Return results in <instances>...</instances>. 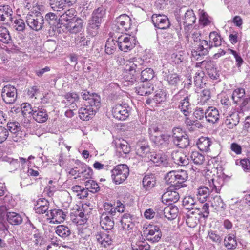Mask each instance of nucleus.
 Segmentation results:
<instances>
[{
  "label": "nucleus",
  "instance_id": "f257e3e1",
  "mask_svg": "<svg viewBox=\"0 0 250 250\" xmlns=\"http://www.w3.org/2000/svg\"><path fill=\"white\" fill-rule=\"evenodd\" d=\"M146 62L140 58H133L125 62L123 73V81L132 84L136 80V75L145 66Z\"/></svg>",
  "mask_w": 250,
  "mask_h": 250
},
{
  "label": "nucleus",
  "instance_id": "f03ea898",
  "mask_svg": "<svg viewBox=\"0 0 250 250\" xmlns=\"http://www.w3.org/2000/svg\"><path fill=\"white\" fill-rule=\"evenodd\" d=\"M221 38L216 31L210 32L209 34V42L206 40H202L197 47L196 50L192 51V58L194 60H201V58L206 55L208 50L212 47H218L221 44Z\"/></svg>",
  "mask_w": 250,
  "mask_h": 250
},
{
  "label": "nucleus",
  "instance_id": "7ed1b4c3",
  "mask_svg": "<svg viewBox=\"0 0 250 250\" xmlns=\"http://www.w3.org/2000/svg\"><path fill=\"white\" fill-rule=\"evenodd\" d=\"M188 174L185 170H172L167 173L165 180L167 184L174 186L175 189L183 187V183L188 179Z\"/></svg>",
  "mask_w": 250,
  "mask_h": 250
},
{
  "label": "nucleus",
  "instance_id": "20e7f679",
  "mask_svg": "<svg viewBox=\"0 0 250 250\" xmlns=\"http://www.w3.org/2000/svg\"><path fill=\"white\" fill-rule=\"evenodd\" d=\"M105 15V10L103 7H100L95 9L92 14L91 19L89 21L87 30L92 36H95L97 33L103 21V19Z\"/></svg>",
  "mask_w": 250,
  "mask_h": 250
},
{
  "label": "nucleus",
  "instance_id": "39448f33",
  "mask_svg": "<svg viewBox=\"0 0 250 250\" xmlns=\"http://www.w3.org/2000/svg\"><path fill=\"white\" fill-rule=\"evenodd\" d=\"M111 173L113 182L116 185H119L123 183L129 176V167L125 164H119L114 167Z\"/></svg>",
  "mask_w": 250,
  "mask_h": 250
},
{
  "label": "nucleus",
  "instance_id": "423d86ee",
  "mask_svg": "<svg viewBox=\"0 0 250 250\" xmlns=\"http://www.w3.org/2000/svg\"><path fill=\"white\" fill-rule=\"evenodd\" d=\"M143 232L146 239L152 243L160 241L162 232L160 227L154 224H145L143 228Z\"/></svg>",
  "mask_w": 250,
  "mask_h": 250
},
{
  "label": "nucleus",
  "instance_id": "0eeeda50",
  "mask_svg": "<svg viewBox=\"0 0 250 250\" xmlns=\"http://www.w3.org/2000/svg\"><path fill=\"white\" fill-rule=\"evenodd\" d=\"M204 175L205 181L212 191H215L216 193H219L222 185V179L221 177L212 173L209 170L205 171Z\"/></svg>",
  "mask_w": 250,
  "mask_h": 250
},
{
  "label": "nucleus",
  "instance_id": "6e6552de",
  "mask_svg": "<svg viewBox=\"0 0 250 250\" xmlns=\"http://www.w3.org/2000/svg\"><path fill=\"white\" fill-rule=\"evenodd\" d=\"M26 22L29 27L35 31L42 29L44 24V18L40 13L29 12L26 16Z\"/></svg>",
  "mask_w": 250,
  "mask_h": 250
},
{
  "label": "nucleus",
  "instance_id": "1a4fd4ad",
  "mask_svg": "<svg viewBox=\"0 0 250 250\" xmlns=\"http://www.w3.org/2000/svg\"><path fill=\"white\" fill-rule=\"evenodd\" d=\"M116 42L121 50L127 52L134 47L136 41L134 36L125 34L119 36Z\"/></svg>",
  "mask_w": 250,
  "mask_h": 250
},
{
  "label": "nucleus",
  "instance_id": "9d476101",
  "mask_svg": "<svg viewBox=\"0 0 250 250\" xmlns=\"http://www.w3.org/2000/svg\"><path fill=\"white\" fill-rule=\"evenodd\" d=\"M130 107L125 104H117L113 106L112 114L118 120H125L130 115Z\"/></svg>",
  "mask_w": 250,
  "mask_h": 250
},
{
  "label": "nucleus",
  "instance_id": "9b49d317",
  "mask_svg": "<svg viewBox=\"0 0 250 250\" xmlns=\"http://www.w3.org/2000/svg\"><path fill=\"white\" fill-rule=\"evenodd\" d=\"M1 97L3 101L7 104H13L17 97L16 88L11 85H5L2 89Z\"/></svg>",
  "mask_w": 250,
  "mask_h": 250
},
{
  "label": "nucleus",
  "instance_id": "f8f14e48",
  "mask_svg": "<svg viewBox=\"0 0 250 250\" xmlns=\"http://www.w3.org/2000/svg\"><path fill=\"white\" fill-rule=\"evenodd\" d=\"M131 18L126 14H123L117 18L115 28L118 32L127 31L132 28Z\"/></svg>",
  "mask_w": 250,
  "mask_h": 250
},
{
  "label": "nucleus",
  "instance_id": "ddd939ff",
  "mask_svg": "<svg viewBox=\"0 0 250 250\" xmlns=\"http://www.w3.org/2000/svg\"><path fill=\"white\" fill-rule=\"evenodd\" d=\"M99 107V106L92 105V104L85 103L84 106L79 109V116L84 121L89 120L95 114Z\"/></svg>",
  "mask_w": 250,
  "mask_h": 250
},
{
  "label": "nucleus",
  "instance_id": "4468645a",
  "mask_svg": "<svg viewBox=\"0 0 250 250\" xmlns=\"http://www.w3.org/2000/svg\"><path fill=\"white\" fill-rule=\"evenodd\" d=\"M135 151L136 154L144 158L146 161L151 153L147 142L144 139L139 140L137 143Z\"/></svg>",
  "mask_w": 250,
  "mask_h": 250
},
{
  "label": "nucleus",
  "instance_id": "2eb2a0df",
  "mask_svg": "<svg viewBox=\"0 0 250 250\" xmlns=\"http://www.w3.org/2000/svg\"><path fill=\"white\" fill-rule=\"evenodd\" d=\"M8 131L12 133V139L15 142H19L22 139L23 132L21 130L20 124L17 122L8 123L7 124Z\"/></svg>",
  "mask_w": 250,
  "mask_h": 250
},
{
  "label": "nucleus",
  "instance_id": "dca6fc26",
  "mask_svg": "<svg viewBox=\"0 0 250 250\" xmlns=\"http://www.w3.org/2000/svg\"><path fill=\"white\" fill-rule=\"evenodd\" d=\"M47 218L50 220V223L53 224L61 223L64 221L66 214L61 209H51L46 214Z\"/></svg>",
  "mask_w": 250,
  "mask_h": 250
},
{
  "label": "nucleus",
  "instance_id": "f3484780",
  "mask_svg": "<svg viewBox=\"0 0 250 250\" xmlns=\"http://www.w3.org/2000/svg\"><path fill=\"white\" fill-rule=\"evenodd\" d=\"M149 132L150 135V139L157 145L163 144L169 139V136L167 134H163L158 130L157 127L149 128Z\"/></svg>",
  "mask_w": 250,
  "mask_h": 250
},
{
  "label": "nucleus",
  "instance_id": "a211bd4d",
  "mask_svg": "<svg viewBox=\"0 0 250 250\" xmlns=\"http://www.w3.org/2000/svg\"><path fill=\"white\" fill-rule=\"evenodd\" d=\"M152 161L156 166L163 167H167L169 166L167 157L164 154H155V152H151L146 161Z\"/></svg>",
  "mask_w": 250,
  "mask_h": 250
},
{
  "label": "nucleus",
  "instance_id": "6ab92c4d",
  "mask_svg": "<svg viewBox=\"0 0 250 250\" xmlns=\"http://www.w3.org/2000/svg\"><path fill=\"white\" fill-rule=\"evenodd\" d=\"M151 19L154 25L157 28L165 29L170 26L169 21L166 15L153 14Z\"/></svg>",
  "mask_w": 250,
  "mask_h": 250
},
{
  "label": "nucleus",
  "instance_id": "aec40b11",
  "mask_svg": "<svg viewBox=\"0 0 250 250\" xmlns=\"http://www.w3.org/2000/svg\"><path fill=\"white\" fill-rule=\"evenodd\" d=\"M179 12L180 14H184L180 21L186 27L192 26L195 23L196 18L192 10L188 9L185 10L184 8H182L180 9Z\"/></svg>",
  "mask_w": 250,
  "mask_h": 250
},
{
  "label": "nucleus",
  "instance_id": "412c9836",
  "mask_svg": "<svg viewBox=\"0 0 250 250\" xmlns=\"http://www.w3.org/2000/svg\"><path fill=\"white\" fill-rule=\"evenodd\" d=\"M70 33L76 34L82 31L83 27V21L78 17L73 19L69 23H66L64 26Z\"/></svg>",
  "mask_w": 250,
  "mask_h": 250
},
{
  "label": "nucleus",
  "instance_id": "4be33fe9",
  "mask_svg": "<svg viewBox=\"0 0 250 250\" xmlns=\"http://www.w3.org/2000/svg\"><path fill=\"white\" fill-rule=\"evenodd\" d=\"M104 208L105 212L103 213H106L107 215L109 214L111 216H115L117 213L120 214L123 212L125 207L124 205L120 202L117 203L116 207H114L111 203H104Z\"/></svg>",
  "mask_w": 250,
  "mask_h": 250
},
{
  "label": "nucleus",
  "instance_id": "5701e85b",
  "mask_svg": "<svg viewBox=\"0 0 250 250\" xmlns=\"http://www.w3.org/2000/svg\"><path fill=\"white\" fill-rule=\"evenodd\" d=\"M224 115L225 117V124L228 128H233L239 123V116L237 112L226 113L225 111Z\"/></svg>",
  "mask_w": 250,
  "mask_h": 250
},
{
  "label": "nucleus",
  "instance_id": "b1692460",
  "mask_svg": "<svg viewBox=\"0 0 250 250\" xmlns=\"http://www.w3.org/2000/svg\"><path fill=\"white\" fill-rule=\"evenodd\" d=\"M171 158L174 163L179 166H185L188 164L189 159L181 150H175L171 153Z\"/></svg>",
  "mask_w": 250,
  "mask_h": 250
},
{
  "label": "nucleus",
  "instance_id": "393cba45",
  "mask_svg": "<svg viewBox=\"0 0 250 250\" xmlns=\"http://www.w3.org/2000/svg\"><path fill=\"white\" fill-rule=\"evenodd\" d=\"M16 205L15 200L10 194H6L0 199V214L5 210L13 208Z\"/></svg>",
  "mask_w": 250,
  "mask_h": 250
},
{
  "label": "nucleus",
  "instance_id": "a878e982",
  "mask_svg": "<svg viewBox=\"0 0 250 250\" xmlns=\"http://www.w3.org/2000/svg\"><path fill=\"white\" fill-rule=\"evenodd\" d=\"M164 80L167 84L171 87H176L180 81L179 75L175 73H170L169 72H163Z\"/></svg>",
  "mask_w": 250,
  "mask_h": 250
},
{
  "label": "nucleus",
  "instance_id": "bb28decb",
  "mask_svg": "<svg viewBox=\"0 0 250 250\" xmlns=\"http://www.w3.org/2000/svg\"><path fill=\"white\" fill-rule=\"evenodd\" d=\"M219 117V112L216 107L210 106L206 109L205 118L208 122L215 123L218 121Z\"/></svg>",
  "mask_w": 250,
  "mask_h": 250
},
{
  "label": "nucleus",
  "instance_id": "cd10ccee",
  "mask_svg": "<svg viewBox=\"0 0 250 250\" xmlns=\"http://www.w3.org/2000/svg\"><path fill=\"white\" fill-rule=\"evenodd\" d=\"M82 96L83 100L88 101L86 104H92V105L100 106L101 98L97 94L93 93L91 95L89 94V92L85 91L82 92Z\"/></svg>",
  "mask_w": 250,
  "mask_h": 250
},
{
  "label": "nucleus",
  "instance_id": "c85d7f7f",
  "mask_svg": "<svg viewBox=\"0 0 250 250\" xmlns=\"http://www.w3.org/2000/svg\"><path fill=\"white\" fill-rule=\"evenodd\" d=\"M95 237L96 240L101 245V247L106 248L112 244V240L111 238L107 233H97Z\"/></svg>",
  "mask_w": 250,
  "mask_h": 250
},
{
  "label": "nucleus",
  "instance_id": "c756f323",
  "mask_svg": "<svg viewBox=\"0 0 250 250\" xmlns=\"http://www.w3.org/2000/svg\"><path fill=\"white\" fill-rule=\"evenodd\" d=\"M142 82L136 87V91L141 96L147 95L153 91V87L150 83Z\"/></svg>",
  "mask_w": 250,
  "mask_h": 250
},
{
  "label": "nucleus",
  "instance_id": "7c9ffc66",
  "mask_svg": "<svg viewBox=\"0 0 250 250\" xmlns=\"http://www.w3.org/2000/svg\"><path fill=\"white\" fill-rule=\"evenodd\" d=\"M172 188L171 186L162 196V200L166 201L169 204L170 202L176 203L179 199V193L176 191L172 190Z\"/></svg>",
  "mask_w": 250,
  "mask_h": 250
},
{
  "label": "nucleus",
  "instance_id": "2f4dec72",
  "mask_svg": "<svg viewBox=\"0 0 250 250\" xmlns=\"http://www.w3.org/2000/svg\"><path fill=\"white\" fill-rule=\"evenodd\" d=\"M12 13V9L9 5L0 6V20L5 22L11 21Z\"/></svg>",
  "mask_w": 250,
  "mask_h": 250
},
{
  "label": "nucleus",
  "instance_id": "473e14b6",
  "mask_svg": "<svg viewBox=\"0 0 250 250\" xmlns=\"http://www.w3.org/2000/svg\"><path fill=\"white\" fill-rule=\"evenodd\" d=\"M100 225L104 230H111L114 225V222L106 213H102L100 219Z\"/></svg>",
  "mask_w": 250,
  "mask_h": 250
},
{
  "label": "nucleus",
  "instance_id": "72a5a7b5",
  "mask_svg": "<svg viewBox=\"0 0 250 250\" xmlns=\"http://www.w3.org/2000/svg\"><path fill=\"white\" fill-rule=\"evenodd\" d=\"M165 217L169 220H172L176 218L178 213V208L173 205L165 207L163 210Z\"/></svg>",
  "mask_w": 250,
  "mask_h": 250
},
{
  "label": "nucleus",
  "instance_id": "f704fd0d",
  "mask_svg": "<svg viewBox=\"0 0 250 250\" xmlns=\"http://www.w3.org/2000/svg\"><path fill=\"white\" fill-rule=\"evenodd\" d=\"M78 17L75 15V11L73 9L67 10L64 14L62 15L60 18V22L62 25L64 26L65 23H69L73 19L78 18Z\"/></svg>",
  "mask_w": 250,
  "mask_h": 250
},
{
  "label": "nucleus",
  "instance_id": "c9c22d12",
  "mask_svg": "<svg viewBox=\"0 0 250 250\" xmlns=\"http://www.w3.org/2000/svg\"><path fill=\"white\" fill-rule=\"evenodd\" d=\"M201 64L206 68L208 75L211 79L217 80L219 78V75L217 69L212 67L213 65L211 61L208 62L205 60L201 62Z\"/></svg>",
  "mask_w": 250,
  "mask_h": 250
},
{
  "label": "nucleus",
  "instance_id": "e433bc0d",
  "mask_svg": "<svg viewBox=\"0 0 250 250\" xmlns=\"http://www.w3.org/2000/svg\"><path fill=\"white\" fill-rule=\"evenodd\" d=\"M211 144V139L206 137H200L196 142L198 148L202 151H208Z\"/></svg>",
  "mask_w": 250,
  "mask_h": 250
},
{
  "label": "nucleus",
  "instance_id": "4c0bfd02",
  "mask_svg": "<svg viewBox=\"0 0 250 250\" xmlns=\"http://www.w3.org/2000/svg\"><path fill=\"white\" fill-rule=\"evenodd\" d=\"M120 222L122 228L125 230L129 231L134 228V225L129 214H125L122 216Z\"/></svg>",
  "mask_w": 250,
  "mask_h": 250
},
{
  "label": "nucleus",
  "instance_id": "58836bf2",
  "mask_svg": "<svg viewBox=\"0 0 250 250\" xmlns=\"http://www.w3.org/2000/svg\"><path fill=\"white\" fill-rule=\"evenodd\" d=\"M48 209V202L45 199H39L35 205L34 209L37 213L43 214Z\"/></svg>",
  "mask_w": 250,
  "mask_h": 250
},
{
  "label": "nucleus",
  "instance_id": "ea45409f",
  "mask_svg": "<svg viewBox=\"0 0 250 250\" xmlns=\"http://www.w3.org/2000/svg\"><path fill=\"white\" fill-rule=\"evenodd\" d=\"M65 98L66 100L65 102L66 105L71 106L70 108L76 110L77 108L76 103L78 102V95L75 93H68L65 95Z\"/></svg>",
  "mask_w": 250,
  "mask_h": 250
},
{
  "label": "nucleus",
  "instance_id": "a19ab883",
  "mask_svg": "<svg viewBox=\"0 0 250 250\" xmlns=\"http://www.w3.org/2000/svg\"><path fill=\"white\" fill-rule=\"evenodd\" d=\"M33 117L37 122L43 123L47 120L48 115L44 109L38 108L33 112Z\"/></svg>",
  "mask_w": 250,
  "mask_h": 250
},
{
  "label": "nucleus",
  "instance_id": "79ce46f5",
  "mask_svg": "<svg viewBox=\"0 0 250 250\" xmlns=\"http://www.w3.org/2000/svg\"><path fill=\"white\" fill-rule=\"evenodd\" d=\"M179 108L186 117L189 115L191 112V107L188 97L184 98L183 100L181 101L179 105Z\"/></svg>",
  "mask_w": 250,
  "mask_h": 250
},
{
  "label": "nucleus",
  "instance_id": "37998d69",
  "mask_svg": "<svg viewBox=\"0 0 250 250\" xmlns=\"http://www.w3.org/2000/svg\"><path fill=\"white\" fill-rule=\"evenodd\" d=\"M183 205L187 209L191 210L194 208L199 210V207H195L196 199L191 196H186L183 200Z\"/></svg>",
  "mask_w": 250,
  "mask_h": 250
},
{
  "label": "nucleus",
  "instance_id": "c03bdc74",
  "mask_svg": "<svg viewBox=\"0 0 250 250\" xmlns=\"http://www.w3.org/2000/svg\"><path fill=\"white\" fill-rule=\"evenodd\" d=\"M7 220L12 225H18L22 221L21 216L18 213L14 212H9L7 213Z\"/></svg>",
  "mask_w": 250,
  "mask_h": 250
},
{
  "label": "nucleus",
  "instance_id": "a18cd8bd",
  "mask_svg": "<svg viewBox=\"0 0 250 250\" xmlns=\"http://www.w3.org/2000/svg\"><path fill=\"white\" fill-rule=\"evenodd\" d=\"M197 196L199 200L201 202H204L206 201L207 197L208 196L210 192H213L211 190V188H209L205 186H201L198 188Z\"/></svg>",
  "mask_w": 250,
  "mask_h": 250
},
{
  "label": "nucleus",
  "instance_id": "49530a36",
  "mask_svg": "<svg viewBox=\"0 0 250 250\" xmlns=\"http://www.w3.org/2000/svg\"><path fill=\"white\" fill-rule=\"evenodd\" d=\"M211 206L217 211L223 210L225 208V204L220 196H215L210 200Z\"/></svg>",
  "mask_w": 250,
  "mask_h": 250
},
{
  "label": "nucleus",
  "instance_id": "de8ad7c7",
  "mask_svg": "<svg viewBox=\"0 0 250 250\" xmlns=\"http://www.w3.org/2000/svg\"><path fill=\"white\" fill-rule=\"evenodd\" d=\"M225 246L228 249L233 250L237 246L236 237L234 234H228L226 236L224 241Z\"/></svg>",
  "mask_w": 250,
  "mask_h": 250
},
{
  "label": "nucleus",
  "instance_id": "09e8293b",
  "mask_svg": "<svg viewBox=\"0 0 250 250\" xmlns=\"http://www.w3.org/2000/svg\"><path fill=\"white\" fill-rule=\"evenodd\" d=\"M246 95L245 90L243 88H237L233 91L232 99L233 102L237 104L243 99Z\"/></svg>",
  "mask_w": 250,
  "mask_h": 250
},
{
  "label": "nucleus",
  "instance_id": "8fccbe9b",
  "mask_svg": "<svg viewBox=\"0 0 250 250\" xmlns=\"http://www.w3.org/2000/svg\"><path fill=\"white\" fill-rule=\"evenodd\" d=\"M21 110L23 115L25 117L30 116V115L33 116V113L35 111V109H33L31 105L27 103H23L21 105V108H17L14 111L18 112Z\"/></svg>",
  "mask_w": 250,
  "mask_h": 250
},
{
  "label": "nucleus",
  "instance_id": "3c124183",
  "mask_svg": "<svg viewBox=\"0 0 250 250\" xmlns=\"http://www.w3.org/2000/svg\"><path fill=\"white\" fill-rule=\"evenodd\" d=\"M211 98V92L209 89H203L198 98V104L203 105L207 103Z\"/></svg>",
  "mask_w": 250,
  "mask_h": 250
},
{
  "label": "nucleus",
  "instance_id": "603ef678",
  "mask_svg": "<svg viewBox=\"0 0 250 250\" xmlns=\"http://www.w3.org/2000/svg\"><path fill=\"white\" fill-rule=\"evenodd\" d=\"M93 174V171L91 168L86 166L82 168L80 173H78V177L82 180L91 178Z\"/></svg>",
  "mask_w": 250,
  "mask_h": 250
},
{
  "label": "nucleus",
  "instance_id": "864d4df0",
  "mask_svg": "<svg viewBox=\"0 0 250 250\" xmlns=\"http://www.w3.org/2000/svg\"><path fill=\"white\" fill-rule=\"evenodd\" d=\"M119 142H116V146L118 151L124 154H128L130 151V148L128 145V143L124 140H119Z\"/></svg>",
  "mask_w": 250,
  "mask_h": 250
},
{
  "label": "nucleus",
  "instance_id": "5fc2aeb1",
  "mask_svg": "<svg viewBox=\"0 0 250 250\" xmlns=\"http://www.w3.org/2000/svg\"><path fill=\"white\" fill-rule=\"evenodd\" d=\"M154 76V72L151 68H146L141 72V80L142 82L148 81L152 80Z\"/></svg>",
  "mask_w": 250,
  "mask_h": 250
},
{
  "label": "nucleus",
  "instance_id": "6e6d98bb",
  "mask_svg": "<svg viewBox=\"0 0 250 250\" xmlns=\"http://www.w3.org/2000/svg\"><path fill=\"white\" fill-rule=\"evenodd\" d=\"M236 165L241 166L242 169L245 172H250V159L244 158L235 161Z\"/></svg>",
  "mask_w": 250,
  "mask_h": 250
},
{
  "label": "nucleus",
  "instance_id": "4d7b16f0",
  "mask_svg": "<svg viewBox=\"0 0 250 250\" xmlns=\"http://www.w3.org/2000/svg\"><path fill=\"white\" fill-rule=\"evenodd\" d=\"M211 18L204 10H199V22L205 26L210 23Z\"/></svg>",
  "mask_w": 250,
  "mask_h": 250
},
{
  "label": "nucleus",
  "instance_id": "13d9d810",
  "mask_svg": "<svg viewBox=\"0 0 250 250\" xmlns=\"http://www.w3.org/2000/svg\"><path fill=\"white\" fill-rule=\"evenodd\" d=\"M155 184V180L153 176L146 175L143 180V185L146 189L152 188Z\"/></svg>",
  "mask_w": 250,
  "mask_h": 250
},
{
  "label": "nucleus",
  "instance_id": "bf43d9fd",
  "mask_svg": "<svg viewBox=\"0 0 250 250\" xmlns=\"http://www.w3.org/2000/svg\"><path fill=\"white\" fill-rule=\"evenodd\" d=\"M56 233L60 237L65 238L70 234L69 229L64 225H59L56 228Z\"/></svg>",
  "mask_w": 250,
  "mask_h": 250
},
{
  "label": "nucleus",
  "instance_id": "052dcab7",
  "mask_svg": "<svg viewBox=\"0 0 250 250\" xmlns=\"http://www.w3.org/2000/svg\"><path fill=\"white\" fill-rule=\"evenodd\" d=\"M50 5L54 11H60L65 5L64 0H50Z\"/></svg>",
  "mask_w": 250,
  "mask_h": 250
},
{
  "label": "nucleus",
  "instance_id": "680f3d73",
  "mask_svg": "<svg viewBox=\"0 0 250 250\" xmlns=\"http://www.w3.org/2000/svg\"><path fill=\"white\" fill-rule=\"evenodd\" d=\"M191 158L195 164L198 165L203 164L205 160L204 155L197 151L192 153Z\"/></svg>",
  "mask_w": 250,
  "mask_h": 250
},
{
  "label": "nucleus",
  "instance_id": "e2e57ef3",
  "mask_svg": "<svg viewBox=\"0 0 250 250\" xmlns=\"http://www.w3.org/2000/svg\"><path fill=\"white\" fill-rule=\"evenodd\" d=\"M174 144L179 148H185L188 146L189 142L186 134L173 141Z\"/></svg>",
  "mask_w": 250,
  "mask_h": 250
},
{
  "label": "nucleus",
  "instance_id": "0e129e2a",
  "mask_svg": "<svg viewBox=\"0 0 250 250\" xmlns=\"http://www.w3.org/2000/svg\"><path fill=\"white\" fill-rule=\"evenodd\" d=\"M207 238L217 245L220 244L222 242L221 236L215 231H208Z\"/></svg>",
  "mask_w": 250,
  "mask_h": 250
},
{
  "label": "nucleus",
  "instance_id": "69168bd1",
  "mask_svg": "<svg viewBox=\"0 0 250 250\" xmlns=\"http://www.w3.org/2000/svg\"><path fill=\"white\" fill-rule=\"evenodd\" d=\"M85 186L87 189L92 193L97 192L99 190V186L94 180L89 179L85 182Z\"/></svg>",
  "mask_w": 250,
  "mask_h": 250
},
{
  "label": "nucleus",
  "instance_id": "338daca9",
  "mask_svg": "<svg viewBox=\"0 0 250 250\" xmlns=\"http://www.w3.org/2000/svg\"><path fill=\"white\" fill-rule=\"evenodd\" d=\"M115 41L112 39H108L107 40L105 46V51L108 54H112L116 49V45Z\"/></svg>",
  "mask_w": 250,
  "mask_h": 250
},
{
  "label": "nucleus",
  "instance_id": "774afa93",
  "mask_svg": "<svg viewBox=\"0 0 250 250\" xmlns=\"http://www.w3.org/2000/svg\"><path fill=\"white\" fill-rule=\"evenodd\" d=\"M132 250H149L150 246L145 241H139L132 244Z\"/></svg>",
  "mask_w": 250,
  "mask_h": 250
}]
</instances>
